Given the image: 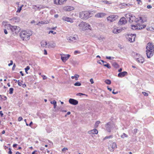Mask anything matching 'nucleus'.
I'll use <instances>...</instances> for the list:
<instances>
[{"instance_id":"4be33fe9","label":"nucleus","mask_w":154,"mask_h":154,"mask_svg":"<svg viewBox=\"0 0 154 154\" xmlns=\"http://www.w3.org/2000/svg\"><path fill=\"white\" fill-rule=\"evenodd\" d=\"M98 133V131L96 129H94L92 130H91V131H89L88 132V133L89 134H91V133L93 134H97Z\"/></svg>"},{"instance_id":"69168bd1","label":"nucleus","mask_w":154,"mask_h":154,"mask_svg":"<svg viewBox=\"0 0 154 154\" xmlns=\"http://www.w3.org/2000/svg\"><path fill=\"white\" fill-rule=\"evenodd\" d=\"M17 144H14L13 145V146L14 147H16L17 146Z\"/></svg>"},{"instance_id":"a878e982","label":"nucleus","mask_w":154,"mask_h":154,"mask_svg":"<svg viewBox=\"0 0 154 154\" xmlns=\"http://www.w3.org/2000/svg\"><path fill=\"white\" fill-rule=\"evenodd\" d=\"M112 66L116 68H118L119 67L118 64L115 62H113L112 63Z\"/></svg>"},{"instance_id":"7c9ffc66","label":"nucleus","mask_w":154,"mask_h":154,"mask_svg":"<svg viewBox=\"0 0 154 154\" xmlns=\"http://www.w3.org/2000/svg\"><path fill=\"white\" fill-rule=\"evenodd\" d=\"M103 66H105L106 67L109 69H110L111 68V66H110L109 64L108 63L106 64H103Z\"/></svg>"},{"instance_id":"1a4fd4ad","label":"nucleus","mask_w":154,"mask_h":154,"mask_svg":"<svg viewBox=\"0 0 154 154\" xmlns=\"http://www.w3.org/2000/svg\"><path fill=\"white\" fill-rule=\"evenodd\" d=\"M118 16L113 15L109 16L106 19L108 21L110 22H112L116 20L118 18Z\"/></svg>"},{"instance_id":"dca6fc26","label":"nucleus","mask_w":154,"mask_h":154,"mask_svg":"<svg viewBox=\"0 0 154 154\" xmlns=\"http://www.w3.org/2000/svg\"><path fill=\"white\" fill-rule=\"evenodd\" d=\"M127 23V21L126 20L125 18L124 17H122L120 20L119 24L121 25H122L125 24Z\"/></svg>"},{"instance_id":"680f3d73","label":"nucleus","mask_w":154,"mask_h":154,"mask_svg":"<svg viewBox=\"0 0 154 154\" xmlns=\"http://www.w3.org/2000/svg\"><path fill=\"white\" fill-rule=\"evenodd\" d=\"M79 53V51H75L74 52V54H76L77 53Z\"/></svg>"},{"instance_id":"f8f14e48","label":"nucleus","mask_w":154,"mask_h":154,"mask_svg":"<svg viewBox=\"0 0 154 154\" xmlns=\"http://www.w3.org/2000/svg\"><path fill=\"white\" fill-rule=\"evenodd\" d=\"M117 148V145L116 143L113 142L110 144L109 149L111 151H113L115 149Z\"/></svg>"},{"instance_id":"4c0bfd02","label":"nucleus","mask_w":154,"mask_h":154,"mask_svg":"<svg viewBox=\"0 0 154 154\" xmlns=\"http://www.w3.org/2000/svg\"><path fill=\"white\" fill-rule=\"evenodd\" d=\"M22 82H23V81H21V82H20L19 80L17 81V83L18 85L20 86H21L22 85Z\"/></svg>"},{"instance_id":"a19ab883","label":"nucleus","mask_w":154,"mask_h":154,"mask_svg":"<svg viewBox=\"0 0 154 154\" xmlns=\"http://www.w3.org/2000/svg\"><path fill=\"white\" fill-rule=\"evenodd\" d=\"M142 94L144 95L145 96H148V94L147 93L144 92H143Z\"/></svg>"},{"instance_id":"37998d69","label":"nucleus","mask_w":154,"mask_h":154,"mask_svg":"<svg viewBox=\"0 0 154 154\" xmlns=\"http://www.w3.org/2000/svg\"><path fill=\"white\" fill-rule=\"evenodd\" d=\"M68 149L67 148H66V147H64L62 149V151L63 152H65V151L66 150H67Z\"/></svg>"},{"instance_id":"bb28decb","label":"nucleus","mask_w":154,"mask_h":154,"mask_svg":"<svg viewBox=\"0 0 154 154\" xmlns=\"http://www.w3.org/2000/svg\"><path fill=\"white\" fill-rule=\"evenodd\" d=\"M23 5H22L21 6H20V7L19 6L18 8H17V10L16 12L17 13H20L22 10V7H23Z\"/></svg>"},{"instance_id":"774afa93","label":"nucleus","mask_w":154,"mask_h":154,"mask_svg":"<svg viewBox=\"0 0 154 154\" xmlns=\"http://www.w3.org/2000/svg\"><path fill=\"white\" fill-rule=\"evenodd\" d=\"M57 106V103L55 104L54 105V108H55Z\"/></svg>"},{"instance_id":"c03bdc74","label":"nucleus","mask_w":154,"mask_h":154,"mask_svg":"<svg viewBox=\"0 0 154 154\" xmlns=\"http://www.w3.org/2000/svg\"><path fill=\"white\" fill-rule=\"evenodd\" d=\"M22 119L23 118L21 117H19L18 119V121L20 122L21 121Z\"/></svg>"},{"instance_id":"13d9d810","label":"nucleus","mask_w":154,"mask_h":154,"mask_svg":"<svg viewBox=\"0 0 154 154\" xmlns=\"http://www.w3.org/2000/svg\"><path fill=\"white\" fill-rule=\"evenodd\" d=\"M112 93L114 94H116L118 93V92L117 91L114 92V90L112 92Z\"/></svg>"},{"instance_id":"052dcab7","label":"nucleus","mask_w":154,"mask_h":154,"mask_svg":"<svg viewBox=\"0 0 154 154\" xmlns=\"http://www.w3.org/2000/svg\"><path fill=\"white\" fill-rule=\"evenodd\" d=\"M4 32L5 34H8L7 31L6 29L4 30Z\"/></svg>"},{"instance_id":"e433bc0d","label":"nucleus","mask_w":154,"mask_h":154,"mask_svg":"<svg viewBox=\"0 0 154 154\" xmlns=\"http://www.w3.org/2000/svg\"><path fill=\"white\" fill-rule=\"evenodd\" d=\"M102 2H103V3L107 4H110L111 3H110L109 2L107 1H101Z\"/></svg>"},{"instance_id":"49530a36","label":"nucleus","mask_w":154,"mask_h":154,"mask_svg":"<svg viewBox=\"0 0 154 154\" xmlns=\"http://www.w3.org/2000/svg\"><path fill=\"white\" fill-rule=\"evenodd\" d=\"M149 29L152 31L154 32V28L152 27H149Z\"/></svg>"},{"instance_id":"4d7b16f0","label":"nucleus","mask_w":154,"mask_h":154,"mask_svg":"<svg viewBox=\"0 0 154 154\" xmlns=\"http://www.w3.org/2000/svg\"><path fill=\"white\" fill-rule=\"evenodd\" d=\"M0 115H1L2 117L3 116V114L2 112V111H0Z\"/></svg>"},{"instance_id":"09e8293b","label":"nucleus","mask_w":154,"mask_h":154,"mask_svg":"<svg viewBox=\"0 0 154 154\" xmlns=\"http://www.w3.org/2000/svg\"><path fill=\"white\" fill-rule=\"evenodd\" d=\"M13 64V61L12 60H11L10 63L8 64V66H10L11 65H12Z\"/></svg>"},{"instance_id":"8fccbe9b","label":"nucleus","mask_w":154,"mask_h":154,"mask_svg":"<svg viewBox=\"0 0 154 154\" xmlns=\"http://www.w3.org/2000/svg\"><path fill=\"white\" fill-rule=\"evenodd\" d=\"M50 33H53V34H56V32H54V31H50L48 33L50 34Z\"/></svg>"},{"instance_id":"20e7f679","label":"nucleus","mask_w":154,"mask_h":154,"mask_svg":"<svg viewBox=\"0 0 154 154\" xmlns=\"http://www.w3.org/2000/svg\"><path fill=\"white\" fill-rule=\"evenodd\" d=\"M92 16L91 12L88 11H84L80 13L79 17L82 19H87Z\"/></svg>"},{"instance_id":"aec40b11","label":"nucleus","mask_w":154,"mask_h":154,"mask_svg":"<svg viewBox=\"0 0 154 154\" xmlns=\"http://www.w3.org/2000/svg\"><path fill=\"white\" fill-rule=\"evenodd\" d=\"M106 15V14L104 13H99L95 15V17L97 18H103Z\"/></svg>"},{"instance_id":"ddd939ff","label":"nucleus","mask_w":154,"mask_h":154,"mask_svg":"<svg viewBox=\"0 0 154 154\" xmlns=\"http://www.w3.org/2000/svg\"><path fill=\"white\" fill-rule=\"evenodd\" d=\"M61 59L63 62H65L67 60L70 56L69 54L65 55L64 54H61Z\"/></svg>"},{"instance_id":"e2e57ef3","label":"nucleus","mask_w":154,"mask_h":154,"mask_svg":"<svg viewBox=\"0 0 154 154\" xmlns=\"http://www.w3.org/2000/svg\"><path fill=\"white\" fill-rule=\"evenodd\" d=\"M44 54L45 55L47 54V51L46 50H44Z\"/></svg>"},{"instance_id":"2f4dec72","label":"nucleus","mask_w":154,"mask_h":154,"mask_svg":"<svg viewBox=\"0 0 154 154\" xmlns=\"http://www.w3.org/2000/svg\"><path fill=\"white\" fill-rule=\"evenodd\" d=\"M74 85L75 86H80L81 85V83L79 82H77L74 84Z\"/></svg>"},{"instance_id":"9d476101","label":"nucleus","mask_w":154,"mask_h":154,"mask_svg":"<svg viewBox=\"0 0 154 154\" xmlns=\"http://www.w3.org/2000/svg\"><path fill=\"white\" fill-rule=\"evenodd\" d=\"M135 57L137 61L139 63H142L144 61V58L139 54H137Z\"/></svg>"},{"instance_id":"7ed1b4c3","label":"nucleus","mask_w":154,"mask_h":154,"mask_svg":"<svg viewBox=\"0 0 154 154\" xmlns=\"http://www.w3.org/2000/svg\"><path fill=\"white\" fill-rule=\"evenodd\" d=\"M32 35V32L30 31L27 32L26 31H23L20 32V36L23 40H28L29 37Z\"/></svg>"},{"instance_id":"72a5a7b5","label":"nucleus","mask_w":154,"mask_h":154,"mask_svg":"<svg viewBox=\"0 0 154 154\" xmlns=\"http://www.w3.org/2000/svg\"><path fill=\"white\" fill-rule=\"evenodd\" d=\"M14 89L13 88H11L9 89V94H12L13 93Z\"/></svg>"},{"instance_id":"f704fd0d","label":"nucleus","mask_w":154,"mask_h":154,"mask_svg":"<svg viewBox=\"0 0 154 154\" xmlns=\"http://www.w3.org/2000/svg\"><path fill=\"white\" fill-rule=\"evenodd\" d=\"M121 137L122 138H124L125 137H127V135L125 133H123V134L121 135Z\"/></svg>"},{"instance_id":"6ab92c4d","label":"nucleus","mask_w":154,"mask_h":154,"mask_svg":"<svg viewBox=\"0 0 154 154\" xmlns=\"http://www.w3.org/2000/svg\"><path fill=\"white\" fill-rule=\"evenodd\" d=\"M62 20H63L72 23L73 22L72 20L70 18L64 16L62 17Z\"/></svg>"},{"instance_id":"473e14b6","label":"nucleus","mask_w":154,"mask_h":154,"mask_svg":"<svg viewBox=\"0 0 154 154\" xmlns=\"http://www.w3.org/2000/svg\"><path fill=\"white\" fill-rule=\"evenodd\" d=\"M112 135H110L109 136H107L105 137L104 138V140L106 139H109L110 138H112Z\"/></svg>"},{"instance_id":"a211bd4d","label":"nucleus","mask_w":154,"mask_h":154,"mask_svg":"<svg viewBox=\"0 0 154 154\" xmlns=\"http://www.w3.org/2000/svg\"><path fill=\"white\" fill-rule=\"evenodd\" d=\"M69 101L70 103L73 105H76L78 103V102L77 100L73 99L70 98L69 100Z\"/></svg>"},{"instance_id":"423d86ee","label":"nucleus","mask_w":154,"mask_h":154,"mask_svg":"<svg viewBox=\"0 0 154 154\" xmlns=\"http://www.w3.org/2000/svg\"><path fill=\"white\" fill-rule=\"evenodd\" d=\"M7 27L10 29L14 33H17L20 31V29L19 26H11V24L7 25Z\"/></svg>"},{"instance_id":"c85d7f7f","label":"nucleus","mask_w":154,"mask_h":154,"mask_svg":"<svg viewBox=\"0 0 154 154\" xmlns=\"http://www.w3.org/2000/svg\"><path fill=\"white\" fill-rule=\"evenodd\" d=\"M30 69L29 66H28L25 69V71L26 73H28L27 71Z\"/></svg>"},{"instance_id":"cd10ccee","label":"nucleus","mask_w":154,"mask_h":154,"mask_svg":"<svg viewBox=\"0 0 154 154\" xmlns=\"http://www.w3.org/2000/svg\"><path fill=\"white\" fill-rule=\"evenodd\" d=\"M105 83L108 85H110L111 83V81L109 79L106 80L105 81Z\"/></svg>"},{"instance_id":"0eeeda50","label":"nucleus","mask_w":154,"mask_h":154,"mask_svg":"<svg viewBox=\"0 0 154 154\" xmlns=\"http://www.w3.org/2000/svg\"><path fill=\"white\" fill-rule=\"evenodd\" d=\"M114 125L110 122L107 123L105 125V128L106 130L108 132H110L111 130L114 128Z\"/></svg>"},{"instance_id":"4468645a","label":"nucleus","mask_w":154,"mask_h":154,"mask_svg":"<svg viewBox=\"0 0 154 154\" xmlns=\"http://www.w3.org/2000/svg\"><path fill=\"white\" fill-rule=\"evenodd\" d=\"M134 35V34L128 35L127 38L128 39V41L131 42H133L135 41Z\"/></svg>"},{"instance_id":"603ef678","label":"nucleus","mask_w":154,"mask_h":154,"mask_svg":"<svg viewBox=\"0 0 154 154\" xmlns=\"http://www.w3.org/2000/svg\"><path fill=\"white\" fill-rule=\"evenodd\" d=\"M9 151L8 152V154H11L12 153V152L11 151V148H9Z\"/></svg>"},{"instance_id":"de8ad7c7","label":"nucleus","mask_w":154,"mask_h":154,"mask_svg":"<svg viewBox=\"0 0 154 154\" xmlns=\"http://www.w3.org/2000/svg\"><path fill=\"white\" fill-rule=\"evenodd\" d=\"M131 29L133 30H134L135 28V25H134L132 24V25H131Z\"/></svg>"},{"instance_id":"39448f33","label":"nucleus","mask_w":154,"mask_h":154,"mask_svg":"<svg viewBox=\"0 0 154 154\" xmlns=\"http://www.w3.org/2000/svg\"><path fill=\"white\" fill-rule=\"evenodd\" d=\"M80 29L82 30H85L88 29H91V26L88 23L84 22H81L79 25Z\"/></svg>"},{"instance_id":"a18cd8bd","label":"nucleus","mask_w":154,"mask_h":154,"mask_svg":"<svg viewBox=\"0 0 154 154\" xmlns=\"http://www.w3.org/2000/svg\"><path fill=\"white\" fill-rule=\"evenodd\" d=\"M43 77V80H45L47 79V77L45 75H43L42 76Z\"/></svg>"},{"instance_id":"9b49d317","label":"nucleus","mask_w":154,"mask_h":154,"mask_svg":"<svg viewBox=\"0 0 154 154\" xmlns=\"http://www.w3.org/2000/svg\"><path fill=\"white\" fill-rule=\"evenodd\" d=\"M125 27L124 28H120L118 29L116 26L114 27L113 29L112 30V32L115 34H117L122 32L124 29H126Z\"/></svg>"},{"instance_id":"5701e85b","label":"nucleus","mask_w":154,"mask_h":154,"mask_svg":"<svg viewBox=\"0 0 154 154\" xmlns=\"http://www.w3.org/2000/svg\"><path fill=\"white\" fill-rule=\"evenodd\" d=\"M41 45L42 47H45L47 45V42L45 41H42L41 42Z\"/></svg>"},{"instance_id":"f257e3e1","label":"nucleus","mask_w":154,"mask_h":154,"mask_svg":"<svg viewBox=\"0 0 154 154\" xmlns=\"http://www.w3.org/2000/svg\"><path fill=\"white\" fill-rule=\"evenodd\" d=\"M147 21L146 17L142 15L135 19V29L140 30L145 28L146 26L143 23Z\"/></svg>"},{"instance_id":"b1692460","label":"nucleus","mask_w":154,"mask_h":154,"mask_svg":"<svg viewBox=\"0 0 154 154\" xmlns=\"http://www.w3.org/2000/svg\"><path fill=\"white\" fill-rule=\"evenodd\" d=\"M135 16H133L132 15L131 18L129 20V22L130 23H132L134 21L135 19Z\"/></svg>"},{"instance_id":"c9c22d12","label":"nucleus","mask_w":154,"mask_h":154,"mask_svg":"<svg viewBox=\"0 0 154 154\" xmlns=\"http://www.w3.org/2000/svg\"><path fill=\"white\" fill-rule=\"evenodd\" d=\"M136 1L138 5H141L142 4V2L140 0H136Z\"/></svg>"},{"instance_id":"412c9836","label":"nucleus","mask_w":154,"mask_h":154,"mask_svg":"<svg viewBox=\"0 0 154 154\" xmlns=\"http://www.w3.org/2000/svg\"><path fill=\"white\" fill-rule=\"evenodd\" d=\"M127 74V72H126L124 71L119 73L118 74V76L119 77H122L125 76Z\"/></svg>"},{"instance_id":"2eb2a0df","label":"nucleus","mask_w":154,"mask_h":154,"mask_svg":"<svg viewBox=\"0 0 154 154\" xmlns=\"http://www.w3.org/2000/svg\"><path fill=\"white\" fill-rule=\"evenodd\" d=\"M55 4L58 5L63 4L67 0H54Z\"/></svg>"},{"instance_id":"bf43d9fd","label":"nucleus","mask_w":154,"mask_h":154,"mask_svg":"<svg viewBox=\"0 0 154 154\" xmlns=\"http://www.w3.org/2000/svg\"><path fill=\"white\" fill-rule=\"evenodd\" d=\"M16 67V65H15V64H14L13 65V67H12V69L13 70H14L15 68V67Z\"/></svg>"},{"instance_id":"79ce46f5","label":"nucleus","mask_w":154,"mask_h":154,"mask_svg":"<svg viewBox=\"0 0 154 154\" xmlns=\"http://www.w3.org/2000/svg\"><path fill=\"white\" fill-rule=\"evenodd\" d=\"M51 103L52 104H53V105H54L55 104L57 103V102L55 100H54L53 101H51Z\"/></svg>"},{"instance_id":"0e129e2a","label":"nucleus","mask_w":154,"mask_h":154,"mask_svg":"<svg viewBox=\"0 0 154 154\" xmlns=\"http://www.w3.org/2000/svg\"><path fill=\"white\" fill-rule=\"evenodd\" d=\"M107 89L110 91H111L112 90V89L111 88H109L108 87H107Z\"/></svg>"},{"instance_id":"ea45409f","label":"nucleus","mask_w":154,"mask_h":154,"mask_svg":"<svg viewBox=\"0 0 154 154\" xmlns=\"http://www.w3.org/2000/svg\"><path fill=\"white\" fill-rule=\"evenodd\" d=\"M76 95L77 96H81L82 95H85L87 96L85 94H83L82 93H78L76 94Z\"/></svg>"},{"instance_id":"f03ea898","label":"nucleus","mask_w":154,"mask_h":154,"mask_svg":"<svg viewBox=\"0 0 154 154\" xmlns=\"http://www.w3.org/2000/svg\"><path fill=\"white\" fill-rule=\"evenodd\" d=\"M146 54L148 58H149L153 56L154 53V45L152 42H149L146 47Z\"/></svg>"},{"instance_id":"393cba45","label":"nucleus","mask_w":154,"mask_h":154,"mask_svg":"<svg viewBox=\"0 0 154 154\" xmlns=\"http://www.w3.org/2000/svg\"><path fill=\"white\" fill-rule=\"evenodd\" d=\"M132 14L130 13H128L125 14V17L127 19H129V20L131 18V17L132 16Z\"/></svg>"},{"instance_id":"6e6552de","label":"nucleus","mask_w":154,"mask_h":154,"mask_svg":"<svg viewBox=\"0 0 154 154\" xmlns=\"http://www.w3.org/2000/svg\"><path fill=\"white\" fill-rule=\"evenodd\" d=\"M78 38V36L76 35L66 37L68 41V42L70 43L75 42Z\"/></svg>"},{"instance_id":"864d4df0","label":"nucleus","mask_w":154,"mask_h":154,"mask_svg":"<svg viewBox=\"0 0 154 154\" xmlns=\"http://www.w3.org/2000/svg\"><path fill=\"white\" fill-rule=\"evenodd\" d=\"M90 82L92 84L94 83V81L93 79L91 78L90 79Z\"/></svg>"},{"instance_id":"f3484780","label":"nucleus","mask_w":154,"mask_h":154,"mask_svg":"<svg viewBox=\"0 0 154 154\" xmlns=\"http://www.w3.org/2000/svg\"><path fill=\"white\" fill-rule=\"evenodd\" d=\"M74 9V7L70 6H67L63 8V10L66 11H70Z\"/></svg>"},{"instance_id":"338daca9","label":"nucleus","mask_w":154,"mask_h":154,"mask_svg":"<svg viewBox=\"0 0 154 154\" xmlns=\"http://www.w3.org/2000/svg\"><path fill=\"white\" fill-rule=\"evenodd\" d=\"M55 43L53 44L52 45H51V47H55Z\"/></svg>"},{"instance_id":"58836bf2","label":"nucleus","mask_w":154,"mask_h":154,"mask_svg":"<svg viewBox=\"0 0 154 154\" xmlns=\"http://www.w3.org/2000/svg\"><path fill=\"white\" fill-rule=\"evenodd\" d=\"M79 77V75L77 74H75V79L76 80H78V78Z\"/></svg>"},{"instance_id":"6e6d98bb","label":"nucleus","mask_w":154,"mask_h":154,"mask_svg":"<svg viewBox=\"0 0 154 154\" xmlns=\"http://www.w3.org/2000/svg\"><path fill=\"white\" fill-rule=\"evenodd\" d=\"M22 87L23 88H25V87H26V85L25 84H22Z\"/></svg>"},{"instance_id":"c756f323","label":"nucleus","mask_w":154,"mask_h":154,"mask_svg":"<svg viewBox=\"0 0 154 154\" xmlns=\"http://www.w3.org/2000/svg\"><path fill=\"white\" fill-rule=\"evenodd\" d=\"M100 121H97L96 122L95 124V126L97 127L98 126V125L100 123Z\"/></svg>"},{"instance_id":"5fc2aeb1","label":"nucleus","mask_w":154,"mask_h":154,"mask_svg":"<svg viewBox=\"0 0 154 154\" xmlns=\"http://www.w3.org/2000/svg\"><path fill=\"white\" fill-rule=\"evenodd\" d=\"M152 6L149 5H148L147 6V8L148 9H149V8H152Z\"/></svg>"},{"instance_id":"3c124183","label":"nucleus","mask_w":154,"mask_h":154,"mask_svg":"<svg viewBox=\"0 0 154 154\" xmlns=\"http://www.w3.org/2000/svg\"><path fill=\"white\" fill-rule=\"evenodd\" d=\"M106 58L109 60H111L112 59H113L114 57H106Z\"/></svg>"}]
</instances>
